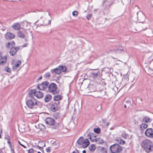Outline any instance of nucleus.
I'll return each mask as SVG.
<instances>
[{
  "label": "nucleus",
  "mask_w": 153,
  "mask_h": 153,
  "mask_svg": "<svg viewBox=\"0 0 153 153\" xmlns=\"http://www.w3.org/2000/svg\"><path fill=\"white\" fill-rule=\"evenodd\" d=\"M124 107L125 108H126V105H124Z\"/></svg>",
  "instance_id": "obj_55"
},
{
  "label": "nucleus",
  "mask_w": 153,
  "mask_h": 153,
  "mask_svg": "<svg viewBox=\"0 0 153 153\" xmlns=\"http://www.w3.org/2000/svg\"><path fill=\"white\" fill-rule=\"evenodd\" d=\"M72 14L73 16H76L78 14V12L76 11H74L72 12Z\"/></svg>",
  "instance_id": "obj_37"
},
{
  "label": "nucleus",
  "mask_w": 153,
  "mask_h": 153,
  "mask_svg": "<svg viewBox=\"0 0 153 153\" xmlns=\"http://www.w3.org/2000/svg\"><path fill=\"white\" fill-rule=\"evenodd\" d=\"M52 99V96L50 94H47L45 98V100L46 102L50 101Z\"/></svg>",
  "instance_id": "obj_20"
},
{
  "label": "nucleus",
  "mask_w": 153,
  "mask_h": 153,
  "mask_svg": "<svg viewBox=\"0 0 153 153\" xmlns=\"http://www.w3.org/2000/svg\"><path fill=\"white\" fill-rule=\"evenodd\" d=\"M145 134L147 137L149 138H152L153 137V129L152 128L147 129L145 131Z\"/></svg>",
  "instance_id": "obj_10"
},
{
  "label": "nucleus",
  "mask_w": 153,
  "mask_h": 153,
  "mask_svg": "<svg viewBox=\"0 0 153 153\" xmlns=\"http://www.w3.org/2000/svg\"><path fill=\"white\" fill-rule=\"evenodd\" d=\"M1 137V135L0 134V138Z\"/></svg>",
  "instance_id": "obj_61"
},
{
  "label": "nucleus",
  "mask_w": 153,
  "mask_h": 153,
  "mask_svg": "<svg viewBox=\"0 0 153 153\" xmlns=\"http://www.w3.org/2000/svg\"><path fill=\"white\" fill-rule=\"evenodd\" d=\"M126 102L128 105H129L128 107H129L130 105H131V102L130 101H129V100L127 101H126Z\"/></svg>",
  "instance_id": "obj_40"
},
{
  "label": "nucleus",
  "mask_w": 153,
  "mask_h": 153,
  "mask_svg": "<svg viewBox=\"0 0 153 153\" xmlns=\"http://www.w3.org/2000/svg\"><path fill=\"white\" fill-rule=\"evenodd\" d=\"M49 83L47 81L43 82L41 84H39L37 86V88L38 90H44L47 88Z\"/></svg>",
  "instance_id": "obj_9"
},
{
  "label": "nucleus",
  "mask_w": 153,
  "mask_h": 153,
  "mask_svg": "<svg viewBox=\"0 0 153 153\" xmlns=\"http://www.w3.org/2000/svg\"><path fill=\"white\" fill-rule=\"evenodd\" d=\"M151 120V119L148 116L145 117L143 119V121L145 122L150 123Z\"/></svg>",
  "instance_id": "obj_21"
},
{
  "label": "nucleus",
  "mask_w": 153,
  "mask_h": 153,
  "mask_svg": "<svg viewBox=\"0 0 153 153\" xmlns=\"http://www.w3.org/2000/svg\"><path fill=\"white\" fill-rule=\"evenodd\" d=\"M17 35L18 36L21 38H24L25 37V35L21 31H19L17 33Z\"/></svg>",
  "instance_id": "obj_24"
},
{
  "label": "nucleus",
  "mask_w": 153,
  "mask_h": 153,
  "mask_svg": "<svg viewBox=\"0 0 153 153\" xmlns=\"http://www.w3.org/2000/svg\"><path fill=\"white\" fill-rule=\"evenodd\" d=\"M76 143L79 146H80V147L85 148L88 146L90 142L88 139H84L83 137H81L77 140Z\"/></svg>",
  "instance_id": "obj_2"
},
{
  "label": "nucleus",
  "mask_w": 153,
  "mask_h": 153,
  "mask_svg": "<svg viewBox=\"0 0 153 153\" xmlns=\"http://www.w3.org/2000/svg\"><path fill=\"white\" fill-rule=\"evenodd\" d=\"M10 42H8L6 45V47L7 48H9L10 47Z\"/></svg>",
  "instance_id": "obj_42"
},
{
  "label": "nucleus",
  "mask_w": 153,
  "mask_h": 153,
  "mask_svg": "<svg viewBox=\"0 0 153 153\" xmlns=\"http://www.w3.org/2000/svg\"><path fill=\"white\" fill-rule=\"evenodd\" d=\"M19 48L18 47H12L10 51V53L11 56H14L16 53L17 51L19 50Z\"/></svg>",
  "instance_id": "obj_12"
},
{
  "label": "nucleus",
  "mask_w": 153,
  "mask_h": 153,
  "mask_svg": "<svg viewBox=\"0 0 153 153\" xmlns=\"http://www.w3.org/2000/svg\"><path fill=\"white\" fill-rule=\"evenodd\" d=\"M1 132H2V130H1Z\"/></svg>",
  "instance_id": "obj_59"
},
{
  "label": "nucleus",
  "mask_w": 153,
  "mask_h": 153,
  "mask_svg": "<svg viewBox=\"0 0 153 153\" xmlns=\"http://www.w3.org/2000/svg\"><path fill=\"white\" fill-rule=\"evenodd\" d=\"M94 131L97 134L99 133L100 132V129L99 128H94Z\"/></svg>",
  "instance_id": "obj_34"
},
{
  "label": "nucleus",
  "mask_w": 153,
  "mask_h": 153,
  "mask_svg": "<svg viewBox=\"0 0 153 153\" xmlns=\"http://www.w3.org/2000/svg\"><path fill=\"white\" fill-rule=\"evenodd\" d=\"M51 23V20H49L48 21V23H45V25H49V24H50Z\"/></svg>",
  "instance_id": "obj_45"
},
{
  "label": "nucleus",
  "mask_w": 153,
  "mask_h": 153,
  "mask_svg": "<svg viewBox=\"0 0 153 153\" xmlns=\"http://www.w3.org/2000/svg\"><path fill=\"white\" fill-rule=\"evenodd\" d=\"M8 143L10 144V141H8Z\"/></svg>",
  "instance_id": "obj_57"
},
{
  "label": "nucleus",
  "mask_w": 153,
  "mask_h": 153,
  "mask_svg": "<svg viewBox=\"0 0 153 153\" xmlns=\"http://www.w3.org/2000/svg\"><path fill=\"white\" fill-rule=\"evenodd\" d=\"M91 17V14H89L86 16V17L87 19L89 20Z\"/></svg>",
  "instance_id": "obj_39"
},
{
  "label": "nucleus",
  "mask_w": 153,
  "mask_h": 153,
  "mask_svg": "<svg viewBox=\"0 0 153 153\" xmlns=\"http://www.w3.org/2000/svg\"><path fill=\"white\" fill-rule=\"evenodd\" d=\"M12 27L13 28L16 30H19L21 28V25L18 23H16L13 24Z\"/></svg>",
  "instance_id": "obj_16"
},
{
  "label": "nucleus",
  "mask_w": 153,
  "mask_h": 153,
  "mask_svg": "<svg viewBox=\"0 0 153 153\" xmlns=\"http://www.w3.org/2000/svg\"><path fill=\"white\" fill-rule=\"evenodd\" d=\"M11 150V152H12V153H15V151L14 150V149H12V150Z\"/></svg>",
  "instance_id": "obj_50"
},
{
  "label": "nucleus",
  "mask_w": 153,
  "mask_h": 153,
  "mask_svg": "<svg viewBox=\"0 0 153 153\" xmlns=\"http://www.w3.org/2000/svg\"><path fill=\"white\" fill-rule=\"evenodd\" d=\"M39 126H43V127H45L43 125H42V124H39Z\"/></svg>",
  "instance_id": "obj_52"
},
{
  "label": "nucleus",
  "mask_w": 153,
  "mask_h": 153,
  "mask_svg": "<svg viewBox=\"0 0 153 153\" xmlns=\"http://www.w3.org/2000/svg\"><path fill=\"white\" fill-rule=\"evenodd\" d=\"M19 143L22 146H23L24 148H26V147L24 145H23V144H22L19 141Z\"/></svg>",
  "instance_id": "obj_46"
},
{
  "label": "nucleus",
  "mask_w": 153,
  "mask_h": 153,
  "mask_svg": "<svg viewBox=\"0 0 153 153\" xmlns=\"http://www.w3.org/2000/svg\"><path fill=\"white\" fill-rule=\"evenodd\" d=\"M98 142L99 144H102L104 142V140L101 139L99 138Z\"/></svg>",
  "instance_id": "obj_35"
},
{
  "label": "nucleus",
  "mask_w": 153,
  "mask_h": 153,
  "mask_svg": "<svg viewBox=\"0 0 153 153\" xmlns=\"http://www.w3.org/2000/svg\"><path fill=\"white\" fill-rule=\"evenodd\" d=\"M37 151L34 150L33 149H30L28 150V153H36Z\"/></svg>",
  "instance_id": "obj_32"
},
{
  "label": "nucleus",
  "mask_w": 153,
  "mask_h": 153,
  "mask_svg": "<svg viewBox=\"0 0 153 153\" xmlns=\"http://www.w3.org/2000/svg\"><path fill=\"white\" fill-rule=\"evenodd\" d=\"M115 140L116 141H118V143L120 144L123 145L125 143V141L120 137L117 138H116Z\"/></svg>",
  "instance_id": "obj_23"
},
{
  "label": "nucleus",
  "mask_w": 153,
  "mask_h": 153,
  "mask_svg": "<svg viewBox=\"0 0 153 153\" xmlns=\"http://www.w3.org/2000/svg\"><path fill=\"white\" fill-rule=\"evenodd\" d=\"M44 77L47 79H49L50 77V73L49 72L45 73L44 75Z\"/></svg>",
  "instance_id": "obj_33"
},
{
  "label": "nucleus",
  "mask_w": 153,
  "mask_h": 153,
  "mask_svg": "<svg viewBox=\"0 0 153 153\" xmlns=\"http://www.w3.org/2000/svg\"><path fill=\"white\" fill-rule=\"evenodd\" d=\"M62 98V96L60 95H57L53 97V99L54 101L58 102L59 100H61Z\"/></svg>",
  "instance_id": "obj_18"
},
{
  "label": "nucleus",
  "mask_w": 153,
  "mask_h": 153,
  "mask_svg": "<svg viewBox=\"0 0 153 153\" xmlns=\"http://www.w3.org/2000/svg\"><path fill=\"white\" fill-rule=\"evenodd\" d=\"M110 149L113 153H119L123 150V147L117 144L112 145L110 147Z\"/></svg>",
  "instance_id": "obj_7"
},
{
  "label": "nucleus",
  "mask_w": 153,
  "mask_h": 153,
  "mask_svg": "<svg viewBox=\"0 0 153 153\" xmlns=\"http://www.w3.org/2000/svg\"><path fill=\"white\" fill-rule=\"evenodd\" d=\"M48 89L49 92L53 94H58L59 92V91L57 89V85L54 83H52L48 85Z\"/></svg>",
  "instance_id": "obj_5"
},
{
  "label": "nucleus",
  "mask_w": 153,
  "mask_h": 153,
  "mask_svg": "<svg viewBox=\"0 0 153 153\" xmlns=\"http://www.w3.org/2000/svg\"><path fill=\"white\" fill-rule=\"evenodd\" d=\"M5 71L7 72L10 73V72H11V69L9 68L6 67L5 68Z\"/></svg>",
  "instance_id": "obj_36"
},
{
  "label": "nucleus",
  "mask_w": 153,
  "mask_h": 153,
  "mask_svg": "<svg viewBox=\"0 0 153 153\" xmlns=\"http://www.w3.org/2000/svg\"><path fill=\"white\" fill-rule=\"evenodd\" d=\"M148 127V125L146 124H142L140 125V128L142 130H143Z\"/></svg>",
  "instance_id": "obj_31"
},
{
  "label": "nucleus",
  "mask_w": 153,
  "mask_h": 153,
  "mask_svg": "<svg viewBox=\"0 0 153 153\" xmlns=\"http://www.w3.org/2000/svg\"><path fill=\"white\" fill-rule=\"evenodd\" d=\"M42 78V76H40L38 79V80H40V79H41Z\"/></svg>",
  "instance_id": "obj_51"
},
{
  "label": "nucleus",
  "mask_w": 153,
  "mask_h": 153,
  "mask_svg": "<svg viewBox=\"0 0 153 153\" xmlns=\"http://www.w3.org/2000/svg\"><path fill=\"white\" fill-rule=\"evenodd\" d=\"M46 151L47 152H51V150L50 149V147H48L46 149Z\"/></svg>",
  "instance_id": "obj_41"
},
{
  "label": "nucleus",
  "mask_w": 153,
  "mask_h": 153,
  "mask_svg": "<svg viewBox=\"0 0 153 153\" xmlns=\"http://www.w3.org/2000/svg\"><path fill=\"white\" fill-rule=\"evenodd\" d=\"M98 140L97 139H95L94 140H91V141L92 142L95 141V142H97L98 141Z\"/></svg>",
  "instance_id": "obj_43"
},
{
  "label": "nucleus",
  "mask_w": 153,
  "mask_h": 153,
  "mask_svg": "<svg viewBox=\"0 0 153 153\" xmlns=\"http://www.w3.org/2000/svg\"><path fill=\"white\" fill-rule=\"evenodd\" d=\"M10 147L11 150L12 149H14V146H12L11 144H10Z\"/></svg>",
  "instance_id": "obj_47"
},
{
  "label": "nucleus",
  "mask_w": 153,
  "mask_h": 153,
  "mask_svg": "<svg viewBox=\"0 0 153 153\" xmlns=\"http://www.w3.org/2000/svg\"><path fill=\"white\" fill-rule=\"evenodd\" d=\"M27 106L31 108H36L40 102L33 98L28 99L26 102Z\"/></svg>",
  "instance_id": "obj_3"
},
{
  "label": "nucleus",
  "mask_w": 153,
  "mask_h": 153,
  "mask_svg": "<svg viewBox=\"0 0 153 153\" xmlns=\"http://www.w3.org/2000/svg\"><path fill=\"white\" fill-rule=\"evenodd\" d=\"M36 91V89H34L33 90H31L29 91V94L30 96L31 97V98H33V96H35Z\"/></svg>",
  "instance_id": "obj_26"
},
{
  "label": "nucleus",
  "mask_w": 153,
  "mask_h": 153,
  "mask_svg": "<svg viewBox=\"0 0 153 153\" xmlns=\"http://www.w3.org/2000/svg\"><path fill=\"white\" fill-rule=\"evenodd\" d=\"M7 57L6 56H4L3 57L2 59H0V65H3L6 62Z\"/></svg>",
  "instance_id": "obj_19"
},
{
  "label": "nucleus",
  "mask_w": 153,
  "mask_h": 153,
  "mask_svg": "<svg viewBox=\"0 0 153 153\" xmlns=\"http://www.w3.org/2000/svg\"><path fill=\"white\" fill-rule=\"evenodd\" d=\"M88 137V139H90L91 140H92V137H95L96 136L95 135V134L93 133H90L87 135Z\"/></svg>",
  "instance_id": "obj_30"
},
{
  "label": "nucleus",
  "mask_w": 153,
  "mask_h": 153,
  "mask_svg": "<svg viewBox=\"0 0 153 153\" xmlns=\"http://www.w3.org/2000/svg\"><path fill=\"white\" fill-rule=\"evenodd\" d=\"M82 153H86V151L85 150H83L82 151Z\"/></svg>",
  "instance_id": "obj_53"
},
{
  "label": "nucleus",
  "mask_w": 153,
  "mask_h": 153,
  "mask_svg": "<svg viewBox=\"0 0 153 153\" xmlns=\"http://www.w3.org/2000/svg\"><path fill=\"white\" fill-rule=\"evenodd\" d=\"M141 146L142 148L147 153L153 151V143L148 139L143 140L141 143Z\"/></svg>",
  "instance_id": "obj_1"
},
{
  "label": "nucleus",
  "mask_w": 153,
  "mask_h": 153,
  "mask_svg": "<svg viewBox=\"0 0 153 153\" xmlns=\"http://www.w3.org/2000/svg\"><path fill=\"white\" fill-rule=\"evenodd\" d=\"M43 96V93L42 91L36 90L35 96L38 98H42Z\"/></svg>",
  "instance_id": "obj_15"
},
{
  "label": "nucleus",
  "mask_w": 153,
  "mask_h": 153,
  "mask_svg": "<svg viewBox=\"0 0 153 153\" xmlns=\"http://www.w3.org/2000/svg\"><path fill=\"white\" fill-rule=\"evenodd\" d=\"M45 145V143L44 142H39L38 143V146H36L34 148L36 149H40L43 152V149L42 147L44 146Z\"/></svg>",
  "instance_id": "obj_14"
},
{
  "label": "nucleus",
  "mask_w": 153,
  "mask_h": 153,
  "mask_svg": "<svg viewBox=\"0 0 153 153\" xmlns=\"http://www.w3.org/2000/svg\"><path fill=\"white\" fill-rule=\"evenodd\" d=\"M10 42V46H11L12 48V47H14L15 45V43L14 41H11Z\"/></svg>",
  "instance_id": "obj_38"
},
{
  "label": "nucleus",
  "mask_w": 153,
  "mask_h": 153,
  "mask_svg": "<svg viewBox=\"0 0 153 153\" xmlns=\"http://www.w3.org/2000/svg\"><path fill=\"white\" fill-rule=\"evenodd\" d=\"M51 72L52 73H55L56 74H59L61 73L60 70L59 68V66L55 69L51 70Z\"/></svg>",
  "instance_id": "obj_17"
},
{
  "label": "nucleus",
  "mask_w": 153,
  "mask_h": 153,
  "mask_svg": "<svg viewBox=\"0 0 153 153\" xmlns=\"http://www.w3.org/2000/svg\"><path fill=\"white\" fill-rule=\"evenodd\" d=\"M90 73V77L93 79H96L102 77V74L97 69H92Z\"/></svg>",
  "instance_id": "obj_6"
},
{
  "label": "nucleus",
  "mask_w": 153,
  "mask_h": 153,
  "mask_svg": "<svg viewBox=\"0 0 153 153\" xmlns=\"http://www.w3.org/2000/svg\"><path fill=\"white\" fill-rule=\"evenodd\" d=\"M27 44H23V45H22V47H27Z\"/></svg>",
  "instance_id": "obj_49"
},
{
  "label": "nucleus",
  "mask_w": 153,
  "mask_h": 153,
  "mask_svg": "<svg viewBox=\"0 0 153 153\" xmlns=\"http://www.w3.org/2000/svg\"><path fill=\"white\" fill-rule=\"evenodd\" d=\"M46 124L52 126V128L56 129L58 126L59 123L55 122L54 120L51 117L47 118L45 120Z\"/></svg>",
  "instance_id": "obj_4"
},
{
  "label": "nucleus",
  "mask_w": 153,
  "mask_h": 153,
  "mask_svg": "<svg viewBox=\"0 0 153 153\" xmlns=\"http://www.w3.org/2000/svg\"><path fill=\"white\" fill-rule=\"evenodd\" d=\"M2 55V53L1 52H0V59H2V58H3Z\"/></svg>",
  "instance_id": "obj_48"
},
{
  "label": "nucleus",
  "mask_w": 153,
  "mask_h": 153,
  "mask_svg": "<svg viewBox=\"0 0 153 153\" xmlns=\"http://www.w3.org/2000/svg\"><path fill=\"white\" fill-rule=\"evenodd\" d=\"M153 60V59H152V61Z\"/></svg>",
  "instance_id": "obj_60"
},
{
  "label": "nucleus",
  "mask_w": 153,
  "mask_h": 153,
  "mask_svg": "<svg viewBox=\"0 0 153 153\" xmlns=\"http://www.w3.org/2000/svg\"><path fill=\"white\" fill-rule=\"evenodd\" d=\"M109 124V123H107V126H108Z\"/></svg>",
  "instance_id": "obj_58"
},
{
  "label": "nucleus",
  "mask_w": 153,
  "mask_h": 153,
  "mask_svg": "<svg viewBox=\"0 0 153 153\" xmlns=\"http://www.w3.org/2000/svg\"><path fill=\"white\" fill-rule=\"evenodd\" d=\"M21 64V62L20 60L18 61L16 64L14 65L13 68V69L14 71L16 70L17 68L19 67V65Z\"/></svg>",
  "instance_id": "obj_22"
},
{
  "label": "nucleus",
  "mask_w": 153,
  "mask_h": 153,
  "mask_svg": "<svg viewBox=\"0 0 153 153\" xmlns=\"http://www.w3.org/2000/svg\"><path fill=\"white\" fill-rule=\"evenodd\" d=\"M124 48L123 47H121L120 48H118V50L121 51H123Z\"/></svg>",
  "instance_id": "obj_44"
},
{
  "label": "nucleus",
  "mask_w": 153,
  "mask_h": 153,
  "mask_svg": "<svg viewBox=\"0 0 153 153\" xmlns=\"http://www.w3.org/2000/svg\"><path fill=\"white\" fill-rule=\"evenodd\" d=\"M137 29H134L133 30L134 32H136L135 31H140L144 29L142 27L141 25H137Z\"/></svg>",
  "instance_id": "obj_25"
},
{
  "label": "nucleus",
  "mask_w": 153,
  "mask_h": 153,
  "mask_svg": "<svg viewBox=\"0 0 153 153\" xmlns=\"http://www.w3.org/2000/svg\"><path fill=\"white\" fill-rule=\"evenodd\" d=\"M89 149L91 152H94L96 149V147L94 144H92L89 147Z\"/></svg>",
  "instance_id": "obj_28"
},
{
  "label": "nucleus",
  "mask_w": 153,
  "mask_h": 153,
  "mask_svg": "<svg viewBox=\"0 0 153 153\" xmlns=\"http://www.w3.org/2000/svg\"><path fill=\"white\" fill-rule=\"evenodd\" d=\"M37 153H41L40 152L38 151Z\"/></svg>",
  "instance_id": "obj_56"
},
{
  "label": "nucleus",
  "mask_w": 153,
  "mask_h": 153,
  "mask_svg": "<svg viewBox=\"0 0 153 153\" xmlns=\"http://www.w3.org/2000/svg\"><path fill=\"white\" fill-rule=\"evenodd\" d=\"M15 35L13 33L7 32L5 35V37L7 39H11L14 38Z\"/></svg>",
  "instance_id": "obj_13"
},
{
  "label": "nucleus",
  "mask_w": 153,
  "mask_h": 153,
  "mask_svg": "<svg viewBox=\"0 0 153 153\" xmlns=\"http://www.w3.org/2000/svg\"><path fill=\"white\" fill-rule=\"evenodd\" d=\"M59 67L61 73V72H65L66 71L67 68L65 66L60 65L59 66Z\"/></svg>",
  "instance_id": "obj_27"
},
{
  "label": "nucleus",
  "mask_w": 153,
  "mask_h": 153,
  "mask_svg": "<svg viewBox=\"0 0 153 153\" xmlns=\"http://www.w3.org/2000/svg\"><path fill=\"white\" fill-rule=\"evenodd\" d=\"M121 136L125 139H128L129 138V136L125 132L122 133L121 134Z\"/></svg>",
  "instance_id": "obj_29"
},
{
  "label": "nucleus",
  "mask_w": 153,
  "mask_h": 153,
  "mask_svg": "<svg viewBox=\"0 0 153 153\" xmlns=\"http://www.w3.org/2000/svg\"><path fill=\"white\" fill-rule=\"evenodd\" d=\"M72 153H79L78 152H75V151H73Z\"/></svg>",
  "instance_id": "obj_54"
},
{
  "label": "nucleus",
  "mask_w": 153,
  "mask_h": 153,
  "mask_svg": "<svg viewBox=\"0 0 153 153\" xmlns=\"http://www.w3.org/2000/svg\"><path fill=\"white\" fill-rule=\"evenodd\" d=\"M137 17L139 22L143 23L145 21L146 17L143 13L141 11H140L137 13Z\"/></svg>",
  "instance_id": "obj_8"
},
{
  "label": "nucleus",
  "mask_w": 153,
  "mask_h": 153,
  "mask_svg": "<svg viewBox=\"0 0 153 153\" xmlns=\"http://www.w3.org/2000/svg\"><path fill=\"white\" fill-rule=\"evenodd\" d=\"M59 102H57L53 103L51 105V110L53 112H55L58 110L59 107Z\"/></svg>",
  "instance_id": "obj_11"
}]
</instances>
